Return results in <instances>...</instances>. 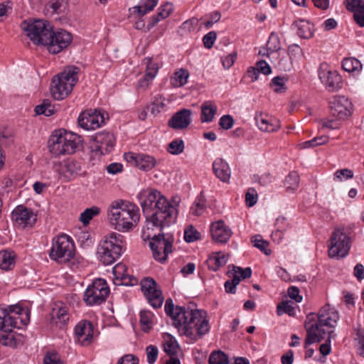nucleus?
I'll return each mask as SVG.
<instances>
[{
    "label": "nucleus",
    "instance_id": "nucleus-1",
    "mask_svg": "<svg viewBox=\"0 0 364 364\" xmlns=\"http://www.w3.org/2000/svg\"><path fill=\"white\" fill-rule=\"evenodd\" d=\"M142 211L146 215V229L160 231L174 223L178 210L156 189L142 191L139 195Z\"/></svg>",
    "mask_w": 364,
    "mask_h": 364
},
{
    "label": "nucleus",
    "instance_id": "nucleus-2",
    "mask_svg": "<svg viewBox=\"0 0 364 364\" xmlns=\"http://www.w3.org/2000/svg\"><path fill=\"white\" fill-rule=\"evenodd\" d=\"M107 218L116 230L128 232L133 230L139 222V208L130 201L115 200L107 208Z\"/></svg>",
    "mask_w": 364,
    "mask_h": 364
},
{
    "label": "nucleus",
    "instance_id": "nucleus-3",
    "mask_svg": "<svg viewBox=\"0 0 364 364\" xmlns=\"http://www.w3.org/2000/svg\"><path fill=\"white\" fill-rule=\"evenodd\" d=\"M317 317L316 323L311 324L306 323L305 324L306 330V348L309 345L319 343L324 338L328 332L323 329V327L334 328L338 319V314L336 311L331 309L329 304H326L319 310Z\"/></svg>",
    "mask_w": 364,
    "mask_h": 364
},
{
    "label": "nucleus",
    "instance_id": "nucleus-4",
    "mask_svg": "<svg viewBox=\"0 0 364 364\" xmlns=\"http://www.w3.org/2000/svg\"><path fill=\"white\" fill-rule=\"evenodd\" d=\"M205 314V311L188 307L180 319L181 321L178 328L183 326L181 329L183 333L191 339L196 341V335L202 337L209 331L208 321Z\"/></svg>",
    "mask_w": 364,
    "mask_h": 364
},
{
    "label": "nucleus",
    "instance_id": "nucleus-5",
    "mask_svg": "<svg viewBox=\"0 0 364 364\" xmlns=\"http://www.w3.org/2000/svg\"><path fill=\"white\" fill-rule=\"evenodd\" d=\"M79 71L77 67H67L53 79L50 92L55 100H62L70 94L78 80Z\"/></svg>",
    "mask_w": 364,
    "mask_h": 364
},
{
    "label": "nucleus",
    "instance_id": "nucleus-6",
    "mask_svg": "<svg viewBox=\"0 0 364 364\" xmlns=\"http://www.w3.org/2000/svg\"><path fill=\"white\" fill-rule=\"evenodd\" d=\"M80 140L76 134L66 131H55L48 141L50 152L55 156L75 151Z\"/></svg>",
    "mask_w": 364,
    "mask_h": 364
},
{
    "label": "nucleus",
    "instance_id": "nucleus-7",
    "mask_svg": "<svg viewBox=\"0 0 364 364\" xmlns=\"http://www.w3.org/2000/svg\"><path fill=\"white\" fill-rule=\"evenodd\" d=\"M124 243V237L119 233L112 232L106 236L97 247L102 262L105 265L113 264L120 257Z\"/></svg>",
    "mask_w": 364,
    "mask_h": 364
},
{
    "label": "nucleus",
    "instance_id": "nucleus-8",
    "mask_svg": "<svg viewBox=\"0 0 364 364\" xmlns=\"http://www.w3.org/2000/svg\"><path fill=\"white\" fill-rule=\"evenodd\" d=\"M21 28L35 44L45 45L49 40L53 27L47 21L35 20L33 22L23 21Z\"/></svg>",
    "mask_w": 364,
    "mask_h": 364
},
{
    "label": "nucleus",
    "instance_id": "nucleus-9",
    "mask_svg": "<svg viewBox=\"0 0 364 364\" xmlns=\"http://www.w3.org/2000/svg\"><path fill=\"white\" fill-rule=\"evenodd\" d=\"M74 255V243L72 239L66 235H62L56 238L50 252V258L58 263L69 262Z\"/></svg>",
    "mask_w": 364,
    "mask_h": 364
},
{
    "label": "nucleus",
    "instance_id": "nucleus-10",
    "mask_svg": "<svg viewBox=\"0 0 364 364\" xmlns=\"http://www.w3.org/2000/svg\"><path fill=\"white\" fill-rule=\"evenodd\" d=\"M173 235L168 233L160 232L157 235H154L149 242L154 258L160 262H164L168 254L173 252Z\"/></svg>",
    "mask_w": 364,
    "mask_h": 364
},
{
    "label": "nucleus",
    "instance_id": "nucleus-11",
    "mask_svg": "<svg viewBox=\"0 0 364 364\" xmlns=\"http://www.w3.org/2000/svg\"><path fill=\"white\" fill-rule=\"evenodd\" d=\"M328 255L330 257H344L350 250V237L343 228H335L329 239Z\"/></svg>",
    "mask_w": 364,
    "mask_h": 364
},
{
    "label": "nucleus",
    "instance_id": "nucleus-12",
    "mask_svg": "<svg viewBox=\"0 0 364 364\" xmlns=\"http://www.w3.org/2000/svg\"><path fill=\"white\" fill-rule=\"evenodd\" d=\"M109 294V289L106 281L97 279L85 290L83 300L87 305H99L105 301Z\"/></svg>",
    "mask_w": 364,
    "mask_h": 364
},
{
    "label": "nucleus",
    "instance_id": "nucleus-13",
    "mask_svg": "<svg viewBox=\"0 0 364 364\" xmlns=\"http://www.w3.org/2000/svg\"><path fill=\"white\" fill-rule=\"evenodd\" d=\"M49 40L44 46H47L49 53L57 54L66 48L73 41L72 34L64 30L58 29L57 31L52 30Z\"/></svg>",
    "mask_w": 364,
    "mask_h": 364
},
{
    "label": "nucleus",
    "instance_id": "nucleus-14",
    "mask_svg": "<svg viewBox=\"0 0 364 364\" xmlns=\"http://www.w3.org/2000/svg\"><path fill=\"white\" fill-rule=\"evenodd\" d=\"M140 285L149 303L154 308L161 307L164 301V296L161 289L158 288L156 281L151 277H145L141 281Z\"/></svg>",
    "mask_w": 364,
    "mask_h": 364
},
{
    "label": "nucleus",
    "instance_id": "nucleus-15",
    "mask_svg": "<svg viewBox=\"0 0 364 364\" xmlns=\"http://www.w3.org/2000/svg\"><path fill=\"white\" fill-rule=\"evenodd\" d=\"M8 324L9 331L12 328H21L27 325L30 320V314L28 309L23 308L19 304L8 306Z\"/></svg>",
    "mask_w": 364,
    "mask_h": 364
},
{
    "label": "nucleus",
    "instance_id": "nucleus-16",
    "mask_svg": "<svg viewBox=\"0 0 364 364\" xmlns=\"http://www.w3.org/2000/svg\"><path fill=\"white\" fill-rule=\"evenodd\" d=\"M331 114L337 119H344L351 114L353 105L345 96H336L329 102Z\"/></svg>",
    "mask_w": 364,
    "mask_h": 364
},
{
    "label": "nucleus",
    "instance_id": "nucleus-17",
    "mask_svg": "<svg viewBox=\"0 0 364 364\" xmlns=\"http://www.w3.org/2000/svg\"><path fill=\"white\" fill-rule=\"evenodd\" d=\"M115 143L114 135L109 132H98L94 137V144L92 145L93 151L96 155H104L109 153Z\"/></svg>",
    "mask_w": 364,
    "mask_h": 364
},
{
    "label": "nucleus",
    "instance_id": "nucleus-18",
    "mask_svg": "<svg viewBox=\"0 0 364 364\" xmlns=\"http://www.w3.org/2000/svg\"><path fill=\"white\" fill-rule=\"evenodd\" d=\"M318 73L320 80L329 91H335L341 87V76L336 71L330 70L327 64H321Z\"/></svg>",
    "mask_w": 364,
    "mask_h": 364
},
{
    "label": "nucleus",
    "instance_id": "nucleus-19",
    "mask_svg": "<svg viewBox=\"0 0 364 364\" xmlns=\"http://www.w3.org/2000/svg\"><path fill=\"white\" fill-rule=\"evenodd\" d=\"M125 160L132 165L144 171H148L156 166V159L145 154H134L132 152L124 154Z\"/></svg>",
    "mask_w": 364,
    "mask_h": 364
},
{
    "label": "nucleus",
    "instance_id": "nucleus-20",
    "mask_svg": "<svg viewBox=\"0 0 364 364\" xmlns=\"http://www.w3.org/2000/svg\"><path fill=\"white\" fill-rule=\"evenodd\" d=\"M105 121L104 114L96 110L85 111L78 117V124L86 130L96 129L104 124Z\"/></svg>",
    "mask_w": 364,
    "mask_h": 364
},
{
    "label": "nucleus",
    "instance_id": "nucleus-21",
    "mask_svg": "<svg viewBox=\"0 0 364 364\" xmlns=\"http://www.w3.org/2000/svg\"><path fill=\"white\" fill-rule=\"evenodd\" d=\"M192 111L188 109H182L170 118L168 122L169 127L176 130L186 129L191 123Z\"/></svg>",
    "mask_w": 364,
    "mask_h": 364
},
{
    "label": "nucleus",
    "instance_id": "nucleus-22",
    "mask_svg": "<svg viewBox=\"0 0 364 364\" xmlns=\"http://www.w3.org/2000/svg\"><path fill=\"white\" fill-rule=\"evenodd\" d=\"M12 219L19 225L26 227L33 225L36 221V215L33 212L23 206H17L12 212Z\"/></svg>",
    "mask_w": 364,
    "mask_h": 364
},
{
    "label": "nucleus",
    "instance_id": "nucleus-23",
    "mask_svg": "<svg viewBox=\"0 0 364 364\" xmlns=\"http://www.w3.org/2000/svg\"><path fill=\"white\" fill-rule=\"evenodd\" d=\"M93 326L88 321L80 322L75 329L77 341L82 346L88 345L93 336Z\"/></svg>",
    "mask_w": 364,
    "mask_h": 364
},
{
    "label": "nucleus",
    "instance_id": "nucleus-24",
    "mask_svg": "<svg viewBox=\"0 0 364 364\" xmlns=\"http://www.w3.org/2000/svg\"><path fill=\"white\" fill-rule=\"evenodd\" d=\"M210 232L213 239L220 243L227 242L232 235L231 230L225 225L223 220L213 223L210 226Z\"/></svg>",
    "mask_w": 364,
    "mask_h": 364
},
{
    "label": "nucleus",
    "instance_id": "nucleus-25",
    "mask_svg": "<svg viewBox=\"0 0 364 364\" xmlns=\"http://www.w3.org/2000/svg\"><path fill=\"white\" fill-rule=\"evenodd\" d=\"M215 175L223 183H228L231 176V171L228 164L223 159H215L213 164Z\"/></svg>",
    "mask_w": 364,
    "mask_h": 364
},
{
    "label": "nucleus",
    "instance_id": "nucleus-26",
    "mask_svg": "<svg viewBox=\"0 0 364 364\" xmlns=\"http://www.w3.org/2000/svg\"><path fill=\"white\" fill-rule=\"evenodd\" d=\"M81 163L77 161H68L65 162L60 168L61 174L68 180L75 179L81 175Z\"/></svg>",
    "mask_w": 364,
    "mask_h": 364
},
{
    "label": "nucleus",
    "instance_id": "nucleus-27",
    "mask_svg": "<svg viewBox=\"0 0 364 364\" xmlns=\"http://www.w3.org/2000/svg\"><path fill=\"white\" fill-rule=\"evenodd\" d=\"M255 121L258 128L262 132H272L280 128L279 121L277 119H269L262 114L255 115Z\"/></svg>",
    "mask_w": 364,
    "mask_h": 364
},
{
    "label": "nucleus",
    "instance_id": "nucleus-28",
    "mask_svg": "<svg viewBox=\"0 0 364 364\" xmlns=\"http://www.w3.org/2000/svg\"><path fill=\"white\" fill-rule=\"evenodd\" d=\"M186 309V308L178 306L175 308L173 300L171 298L167 299L166 301L165 311L173 320V325L176 328H178V325L181 324L180 319Z\"/></svg>",
    "mask_w": 364,
    "mask_h": 364
},
{
    "label": "nucleus",
    "instance_id": "nucleus-29",
    "mask_svg": "<svg viewBox=\"0 0 364 364\" xmlns=\"http://www.w3.org/2000/svg\"><path fill=\"white\" fill-rule=\"evenodd\" d=\"M228 255L222 252H215L208 257L206 264L210 270L217 271L220 267L224 266L228 262Z\"/></svg>",
    "mask_w": 364,
    "mask_h": 364
},
{
    "label": "nucleus",
    "instance_id": "nucleus-30",
    "mask_svg": "<svg viewBox=\"0 0 364 364\" xmlns=\"http://www.w3.org/2000/svg\"><path fill=\"white\" fill-rule=\"evenodd\" d=\"M295 26L297 28V35L302 38H310L313 36L314 27L309 21L299 20Z\"/></svg>",
    "mask_w": 364,
    "mask_h": 364
},
{
    "label": "nucleus",
    "instance_id": "nucleus-31",
    "mask_svg": "<svg viewBox=\"0 0 364 364\" xmlns=\"http://www.w3.org/2000/svg\"><path fill=\"white\" fill-rule=\"evenodd\" d=\"M127 267L122 263H119L113 268V274L116 280H119L122 284L127 285L129 283L132 284V279L136 282L134 278L131 279L127 273Z\"/></svg>",
    "mask_w": 364,
    "mask_h": 364
},
{
    "label": "nucleus",
    "instance_id": "nucleus-32",
    "mask_svg": "<svg viewBox=\"0 0 364 364\" xmlns=\"http://www.w3.org/2000/svg\"><path fill=\"white\" fill-rule=\"evenodd\" d=\"M189 77V73L186 69L181 68L176 70L171 77V84L173 87H181L185 85Z\"/></svg>",
    "mask_w": 364,
    "mask_h": 364
},
{
    "label": "nucleus",
    "instance_id": "nucleus-33",
    "mask_svg": "<svg viewBox=\"0 0 364 364\" xmlns=\"http://www.w3.org/2000/svg\"><path fill=\"white\" fill-rule=\"evenodd\" d=\"M217 112V106L213 102L208 101L201 107V121L203 122H210L213 120Z\"/></svg>",
    "mask_w": 364,
    "mask_h": 364
},
{
    "label": "nucleus",
    "instance_id": "nucleus-34",
    "mask_svg": "<svg viewBox=\"0 0 364 364\" xmlns=\"http://www.w3.org/2000/svg\"><path fill=\"white\" fill-rule=\"evenodd\" d=\"M157 3L158 0H141V4L134 6L132 9L134 13H136L139 16H143L152 11Z\"/></svg>",
    "mask_w": 364,
    "mask_h": 364
},
{
    "label": "nucleus",
    "instance_id": "nucleus-35",
    "mask_svg": "<svg viewBox=\"0 0 364 364\" xmlns=\"http://www.w3.org/2000/svg\"><path fill=\"white\" fill-rule=\"evenodd\" d=\"M15 256L6 250L0 251V268L4 270L11 269L14 264Z\"/></svg>",
    "mask_w": 364,
    "mask_h": 364
},
{
    "label": "nucleus",
    "instance_id": "nucleus-36",
    "mask_svg": "<svg viewBox=\"0 0 364 364\" xmlns=\"http://www.w3.org/2000/svg\"><path fill=\"white\" fill-rule=\"evenodd\" d=\"M342 68L348 73L358 72L362 69V64L356 58H346L342 62Z\"/></svg>",
    "mask_w": 364,
    "mask_h": 364
},
{
    "label": "nucleus",
    "instance_id": "nucleus-37",
    "mask_svg": "<svg viewBox=\"0 0 364 364\" xmlns=\"http://www.w3.org/2000/svg\"><path fill=\"white\" fill-rule=\"evenodd\" d=\"M36 114H44L47 117L53 115L55 112V109L53 105H51L50 100H44L41 105H37L35 108Z\"/></svg>",
    "mask_w": 364,
    "mask_h": 364
},
{
    "label": "nucleus",
    "instance_id": "nucleus-38",
    "mask_svg": "<svg viewBox=\"0 0 364 364\" xmlns=\"http://www.w3.org/2000/svg\"><path fill=\"white\" fill-rule=\"evenodd\" d=\"M52 319L56 320L55 323L60 322L65 325L68 321V309L66 307L53 308L51 313Z\"/></svg>",
    "mask_w": 364,
    "mask_h": 364
},
{
    "label": "nucleus",
    "instance_id": "nucleus-39",
    "mask_svg": "<svg viewBox=\"0 0 364 364\" xmlns=\"http://www.w3.org/2000/svg\"><path fill=\"white\" fill-rule=\"evenodd\" d=\"M209 364H229V358L226 353L220 350L213 351L208 358Z\"/></svg>",
    "mask_w": 364,
    "mask_h": 364
},
{
    "label": "nucleus",
    "instance_id": "nucleus-40",
    "mask_svg": "<svg viewBox=\"0 0 364 364\" xmlns=\"http://www.w3.org/2000/svg\"><path fill=\"white\" fill-rule=\"evenodd\" d=\"M164 106V98L161 95H157L154 97L150 105L146 106V109H147L148 112H150L153 115H156L161 112Z\"/></svg>",
    "mask_w": 364,
    "mask_h": 364
},
{
    "label": "nucleus",
    "instance_id": "nucleus-41",
    "mask_svg": "<svg viewBox=\"0 0 364 364\" xmlns=\"http://www.w3.org/2000/svg\"><path fill=\"white\" fill-rule=\"evenodd\" d=\"M178 345L173 337L167 334L164 343V350L169 355L172 356L177 353Z\"/></svg>",
    "mask_w": 364,
    "mask_h": 364
},
{
    "label": "nucleus",
    "instance_id": "nucleus-42",
    "mask_svg": "<svg viewBox=\"0 0 364 364\" xmlns=\"http://www.w3.org/2000/svg\"><path fill=\"white\" fill-rule=\"evenodd\" d=\"M100 212V208L97 206H92L89 208H86L81 214L80 220L84 224L87 225L93 218L94 216L97 215Z\"/></svg>",
    "mask_w": 364,
    "mask_h": 364
},
{
    "label": "nucleus",
    "instance_id": "nucleus-43",
    "mask_svg": "<svg viewBox=\"0 0 364 364\" xmlns=\"http://www.w3.org/2000/svg\"><path fill=\"white\" fill-rule=\"evenodd\" d=\"M287 79L284 77H274L270 83V87L277 93H282L287 90L286 82Z\"/></svg>",
    "mask_w": 364,
    "mask_h": 364
},
{
    "label": "nucleus",
    "instance_id": "nucleus-44",
    "mask_svg": "<svg viewBox=\"0 0 364 364\" xmlns=\"http://www.w3.org/2000/svg\"><path fill=\"white\" fill-rule=\"evenodd\" d=\"M299 176L296 171H291L286 177L284 185L287 189L296 190L299 187Z\"/></svg>",
    "mask_w": 364,
    "mask_h": 364
},
{
    "label": "nucleus",
    "instance_id": "nucleus-45",
    "mask_svg": "<svg viewBox=\"0 0 364 364\" xmlns=\"http://www.w3.org/2000/svg\"><path fill=\"white\" fill-rule=\"evenodd\" d=\"M68 5V0H52L49 2L50 7L58 14L66 12Z\"/></svg>",
    "mask_w": 364,
    "mask_h": 364
},
{
    "label": "nucleus",
    "instance_id": "nucleus-46",
    "mask_svg": "<svg viewBox=\"0 0 364 364\" xmlns=\"http://www.w3.org/2000/svg\"><path fill=\"white\" fill-rule=\"evenodd\" d=\"M266 46H267V51H270V53L279 51L281 49V43L278 35L272 33Z\"/></svg>",
    "mask_w": 364,
    "mask_h": 364
},
{
    "label": "nucleus",
    "instance_id": "nucleus-47",
    "mask_svg": "<svg viewBox=\"0 0 364 364\" xmlns=\"http://www.w3.org/2000/svg\"><path fill=\"white\" fill-rule=\"evenodd\" d=\"M152 316L149 311H141L139 322L144 331H148L151 328Z\"/></svg>",
    "mask_w": 364,
    "mask_h": 364
},
{
    "label": "nucleus",
    "instance_id": "nucleus-48",
    "mask_svg": "<svg viewBox=\"0 0 364 364\" xmlns=\"http://www.w3.org/2000/svg\"><path fill=\"white\" fill-rule=\"evenodd\" d=\"M184 150V143L181 139H176L172 141L168 146L167 151L173 154L178 155L181 154Z\"/></svg>",
    "mask_w": 364,
    "mask_h": 364
},
{
    "label": "nucleus",
    "instance_id": "nucleus-49",
    "mask_svg": "<svg viewBox=\"0 0 364 364\" xmlns=\"http://www.w3.org/2000/svg\"><path fill=\"white\" fill-rule=\"evenodd\" d=\"M200 234L193 225L188 226L184 231V239L188 242H192L200 238Z\"/></svg>",
    "mask_w": 364,
    "mask_h": 364
},
{
    "label": "nucleus",
    "instance_id": "nucleus-50",
    "mask_svg": "<svg viewBox=\"0 0 364 364\" xmlns=\"http://www.w3.org/2000/svg\"><path fill=\"white\" fill-rule=\"evenodd\" d=\"M144 63L146 66L145 74H146L147 77L154 78L159 69L158 65L153 62L152 59L149 58L144 59Z\"/></svg>",
    "mask_w": 364,
    "mask_h": 364
},
{
    "label": "nucleus",
    "instance_id": "nucleus-51",
    "mask_svg": "<svg viewBox=\"0 0 364 364\" xmlns=\"http://www.w3.org/2000/svg\"><path fill=\"white\" fill-rule=\"evenodd\" d=\"M277 309L278 315H282L283 313L288 314L289 316L294 315L295 309L288 301H283L277 305Z\"/></svg>",
    "mask_w": 364,
    "mask_h": 364
},
{
    "label": "nucleus",
    "instance_id": "nucleus-52",
    "mask_svg": "<svg viewBox=\"0 0 364 364\" xmlns=\"http://www.w3.org/2000/svg\"><path fill=\"white\" fill-rule=\"evenodd\" d=\"M252 242L254 243V246L259 249L265 255H269L271 253L270 250H267V247L269 243L261 238L259 235H256L252 238Z\"/></svg>",
    "mask_w": 364,
    "mask_h": 364
},
{
    "label": "nucleus",
    "instance_id": "nucleus-53",
    "mask_svg": "<svg viewBox=\"0 0 364 364\" xmlns=\"http://www.w3.org/2000/svg\"><path fill=\"white\" fill-rule=\"evenodd\" d=\"M346 8L350 11H362L364 7V0H345Z\"/></svg>",
    "mask_w": 364,
    "mask_h": 364
},
{
    "label": "nucleus",
    "instance_id": "nucleus-54",
    "mask_svg": "<svg viewBox=\"0 0 364 364\" xmlns=\"http://www.w3.org/2000/svg\"><path fill=\"white\" fill-rule=\"evenodd\" d=\"M275 225L277 227V230L272 234V236H276L279 237V238H281L282 232L286 230L287 228L288 227L286 218L284 217H279L276 220Z\"/></svg>",
    "mask_w": 364,
    "mask_h": 364
},
{
    "label": "nucleus",
    "instance_id": "nucleus-55",
    "mask_svg": "<svg viewBox=\"0 0 364 364\" xmlns=\"http://www.w3.org/2000/svg\"><path fill=\"white\" fill-rule=\"evenodd\" d=\"M147 362L149 364H154L158 357V348L155 346L149 345L146 348Z\"/></svg>",
    "mask_w": 364,
    "mask_h": 364
},
{
    "label": "nucleus",
    "instance_id": "nucleus-56",
    "mask_svg": "<svg viewBox=\"0 0 364 364\" xmlns=\"http://www.w3.org/2000/svg\"><path fill=\"white\" fill-rule=\"evenodd\" d=\"M43 364H65L57 353L48 352L43 358Z\"/></svg>",
    "mask_w": 364,
    "mask_h": 364
},
{
    "label": "nucleus",
    "instance_id": "nucleus-57",
    "mask_svg": "<svg viewBox=\"0 0 364 364\" xmlns=\"http://www.w3.org/2000/svg\"><path fill=\"white\" fill-rule=\"evenodd\" d=\"M232 271L235 274H237L242 279L250 278L252 275V269L250 267L243 269L240 267L232 265Z\"/></svg>",
    "mask_w": 364,
    "mask_h": 364
},
{
    "label": "nucleus",
    "instance_id": "nucleus-58",
    "mask_svg": "<svg viewBox=\"0 0 364 364\" xmlns=\"http://www.w3.org/2000/svg\"><path fill=\"white\" fill-rule=\"evenodd\" d=\"M333 331H328L327 341H326L325 343H323L320 346L319 351H320L321 354L324 356L328 355L331 353V348L330 343H331V338L333 336Z\"/></svg>",
    "mask_w": 364,
    "mask_h": 364
},
{
    "label": "nucleus",
    "instance_id": "nucleus-59",
    "mask_svg": "<svg viewBox=\"0 0 364 364\" xmlns=\"http://www.w3.org/2000/svg\"><path fill=\"white\" fill-rule=\"evenodd\" d=\"M234 124V119L230 114L223 115L219 122V125L221 128L228 130L232 127Z\"/></svg>",
    "mask_w": 364,
    "mask_h": 364
},
{
    "label": "nucleus",
    "instance_id": "nucleus-60",
    "mask_svg": "<svg viewBox=\"0 0 364 364\" xmlns=\"http://www.w3.org/2000/svg\"><path fill=\"white\" fill-rule=\"evenodd\" d=\"M335 178L342 181L343 178L350 179L353 177V172L348 168L339 169L334 173Z\"/></svg>",
    "mask_w": 364,
    "mask_h": 364
},
{
    "label": "nucleus",
    "instance_id": "nucleus-61",
    "mask_svg": "<svg viewBox=\"0 0 364 364\" xmlns=\"http://www.w3.org/2000/svg\"><path fill=\"white\" fill-rule=\"evenodd\" d=\"M217 34L215 31H210L204 36L203 38L204 46L207 48H211L216 40Z\"/></svg>",
    "mask_w": 364,
    "mask_h": 364
},
{
    "label": "nucleus",
    "instance_id": "nucleus-62",
    "mask_svg": "<svg viewBox=\"0 0 364 364\" xmlns=\"http://www.w3.org/2000/svg\"><path fill=\"white\" fill-rule=\"evenodd\" d=\"M255 69L257 70L259 73L264 75H269L272 72V68L269 64L264 60H259L256 63Z\"/></svg>",
    "mask_w": 364,
    "mask_h": 364
},
{
    "label": "nucleus",
    "instance_id": "nucleus-63",
    "mask_svg": "<svg viewBox=\"0 0 364 364\" xmlns=\"http://www.w3.org/2000/svg\"><path fill=\"white\" fill-rule=\"evenodd\" d=\"M172 10H173L172 4L170 3H166L164 5H162L159 9V12L157 13V14L159 16V17L161 19H164V18H167L171 14Z\"/></svg>",
    "mask_w": 364,
    "mask_h": 364
},
{
    "label": "nucleus",
    "instance_id": "nucleus-64",
    "mask_svg": "<svg viewBox=\"0 0 364 364\" xmlns=\"http://www.w3.org/2000/svg\"><path fill=\"white\" fill-rule=\"evenodd\" d=\"M139 358L133 354H127L122 357L117 364H139Z\"/></svg>",
    "mask_w": 364,
    "mask_h": 364
}]
</instances>
